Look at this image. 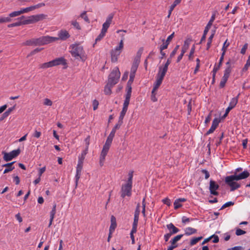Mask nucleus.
I'll return each instance as SVG.
<instances>
[{
	"label": "nucleus",
	"instance_id": "obj_24",
	"mask_svg": "<svg viewBox=\"0 0 250 250\" xmlns=\"http://www.w3.org/2000/svg\"><path fill=\"white\" fill-rule=\"evenodd\" d=\"M117 226L116 218L112 215L111 217V225L109 228V231L114 232Z\"/></svg>",
	"mask_w": 250,
	"mask_h": 250
},
{
	"label": "nucleus",
	"instance_id": "obj_13",
	"mask_svg": "<svg viewBox=\"0 0 250 250\" xmlns=\"http://www.w3.org/2000/svg\"><path fill=\"white\" fill-rule=\"evenodd\" d=\"M44 3H39L35 5H33V6H31L28 7H26L25 8H23V9H21L20 11H21V14L27 13L29 11L34 10L35 9L39 8H40L42 6H44Z\"/></svg>",
	"mask_w": 250,
	"mask_h": 250
},
{
	"label": "nucleus",
	"instance_id": "obj_23",
	"mask_svg": "<svg viewBox=\"0 0 250 250\" xmlns=\"http://www.w3.org/2000/svg\"><path fill=\"white\" fill-rule=\"evenodd\" d=\"M115 132H114V131H111L110 134L108 136L106 142L104 144V145H106L108 146H110V145L112 143L113 139L115 136Z\"/></svg>",
	"mask_w": 250,
	"mask_h": 250
},
{
	"label": "nucleus",
	"instance_id": "obj_14",
	"mask_svg": "<svg viewBox=\"0 0 250 250\" xmlns=\"http://www.w3.org/2000/svg\"><path fill=\"white\" fill-rule=\"evenodd\" d=\"M53 66H57L59 65H65L67 64L66 60L62 57L58 58L51 61Z\"/></svg>",
	"mask_w": 250,
	"mask_h": 250
},
{
	"label": "nucleus",
	"instance_id": "obj_42",
	"mask_svg": "<svg viewBox=\"0 0 250 250\" xmlns=\"http://www.w3.org/2000/svg\"><path fill=\"white\" fill-rule=\"evenodd\" d=\"M127 109L123 108L122 111L120 113V115L119 118V120L123 121V119L126 114Z\"/></svg>",
	"mask_w": 250,
	"mask_h": 250
},
{
	"label": "nucleus",
	"instance_id": "obj_5",
	"mask_svg": "<svg viewBox=\"0 0 250 250\" xmlns=\"http://www.w3.org/2000/svg\"><path fill=\"white\" fill-rule=\"evenodd\" d=\"M21 153V150L18 148L16 150H12L9 153H7L4 151L2 152V154L4 155L3 159L6 162L12 160L13 158L17 157Z\"/></svg>",
	"mask_w": 250,
	"mask_h": 250
},
{
	"label": "nucleus",
	"instance_id": "obj_58",
	"mask_svg": "<svg viewBox=\"0 0 250 250\" xmlns=\"http://www.w3.org/2000/svg\"><path fill=\"white\" fill-rule=\"evenodd\" d=\"M90 136L89 135H88L84 140V142H85V145H86L85 149H88V147H89V145L90 144Z\"/></svg>",
	"mask_w": 250,
	"mask_h": 250
},
{
	"label": "nucleus",
	"instance_id": "obj_38",
	"mask_svg": "<svg viewBox=\"0 0 250 250\" xmlns=\"http://www.w3.org/2000/svg\"><path fill=\"white\" fill-rule=\"evenodd\" d=\"M139 64L133 63L130 70V74L135 75L136 72L138 69Z\"/></svg>",
	"mask_w": 250,
	"mask_h": 250
},
{
	"label": "nucleus",
	"instance_id": "obj_43",
	"mask_svg": "<svg viewBox=\"0 0 250 250\" xmlns=\"http://www.w3.org/2000/svg\"><path fill=\"white\" fill-rule=\"evenodd\" d=\"M250 66V54L248 57V59L244 67L242 69V71L245 72L247 71L249 67Z\"/></svg>",
	"mask_w": 250,
	"mask_h": 250
},
{
	"label": "nucleus",
	"instance_id": "obj_28",
	"mask_svg": "<svg viewBox=\"0 0 250 250\" xmlns=\"http://www.w3.org/2000/svg\"><path fill=\"white\" fill-rule=\"evenodd\" d=\"M197 229L191 227L187 228L185 230V234L186 235H190L197 232Z\"/></svg>",
	"mask_w": 250,
	"mask_h": 250
},
{
	"label": "nucleus",
	"instance_id": "obj_33",
	"mask_svg": "<svg viewBox=\"0 0 250 250\" xmlns=\"http://www.w3.org/2000/svg\"><path fill=\"white\" fill-rule=\"evenodd\" d=\"M163 80L157 78L156 82L153 88V91H156L162 83Z\"/></svg>",
	"mask_w": 250,
	"mask_h": 250
},
{
	"label": "nucleus",
	"instance_id": "obj_46",
	"mask_svg": "<svg viewBox=\"0 0 250 250\" xmlns=\"http://www.w3.org/2000/svg\"><path fill=\"white\" fill-rule=\"evenodd\" d=\"M88 152V149H85L84 150L82 153L81 155L79 158V161H81L82 162H83V160L85 158V156L86 155Z\"/></svg>",
	"mask_w": 250,
	"mask_h": 250
},
{
	"label": "nucleus",
	"instance_id": "obj_11",
	"mask_svg": "<svg viewBox=\"0 0 250 250\" xmlns=\"http://www.w3.org/2000/svg\"><path fill=\"white\" fill-rule=\"evenodd\" d=\"M83 162L81 161H78V163L77 167V169H76V174L75 176V179H76V187H77L78 183V181L80 178L81 175V172L83 168Z\"/></svg>",
	"mask_w": 250,
	"mask_h": 250
},
{
	"label": "nucleus",
	"instance_id": "obj_2",
	"mask_svg": "<svg viewBox=\"0 0 250 250\" xmlns=\"http://www.w3.org/2000/svg\"><path fill=\"white\" fill-rule=\"evenodd\" d=\"M120 75L119 68L117 67L114 68L108 76L107 83L111 85H115L118 83Z\"/></svg>",
	"mask_w": 250,
	"mask_h": 250
},
{
	"label": "nucleus",
	"instance_id": "obj_51",
	"mask_svg": "<svg viewBox=\"0 0 250 250\" xmlns=\"http://www.w3.org/2000/svg\"><path fill=\"white\" fill-rule=\"evenodd\" d=\"M22 24V21H19L18 22H16L15 23H13L8 24V27L10 28V27H15V26H20Z\"/></svg>",
	"mask_w": 250,
	"mask_h": 250
},
{
	"label": "nucleus",
	"instance_id": "obj_29",
	"mask_svg": "<svg viewBox=\"0 0 250 250\" xmlns=\"http://www.w3.org/2000/svg\"><path fill=\"white\" fill-rule=\"evenodd\" d=\"M114 85H111L108 83L105 85L104 89V93L106 95H110L112 93L111 88Z\"/></svg>",
	"mask_w": 250,
	"mask_h": 250
},
{
	"label": "nucleus",
	"instance_id": "obj_50",
	"mask_svg": "<svg viewBox=\"0 0 250 250\" xmlns=\"http://www.w3.org/2000/svg\"><path fill=\"white\" fill-rule=\"evenodd\" d=\"M245 233H246V231H245L239 228H237L236 229L235 234L237 236L243 235V234H245Z\"/></svg>",
	"mask_w": 250,
	"mask_h": 250
},
{
	"label": "nucleus",
	"instance_id": "obj_45",
	"mask_svg": "<svg viewBox=\"0 0 250 250\" xmlns=\"http://www.w3.org/2000/svg\"><path fill=\"white\" fill-rule=\"evenodd\" d=\"M131 92H132L131 85L127 84V85H126V94L125 96L131 97Z\"/></svg>",
	"mask_w": 250,
	"mask_h": 250
},
{
	"label": "nucleus",
	"instance_id": "obj_1",
	"mask_svg": "<svg viewBox=\"0 0 250 250\" xmlns=\"http://www.w3.org/2000/svg\"><path fill=\"white\" fill-rule=\"evenodd\" d=\"M58 40L57 37L48 36H42L39 38H32L22 43V45H44Z\"/></svg>",
	"mask_w": 250,
	"mask_h": 250
},
{
	"label": "nucleus",
	"instance_id": "obj_19",
	"mask_svg": "<svg viewBox=\"0 0 250 250\" xmlns=\"http://www.w3.org/2000/svg\"><path fill=\"white\" fill-rule=\"evenodd\" d=\"M167 228L168 229L170 230L169 232L171 235L177 233L179 231V229L177 228L172 223H170L167 225Z\"/></svg>",
	"mask_w": 250,
	"mask_h": 250
},
{
	"label": "nucleus",
	"instance_id": "obj_48",
	"mask_svg": "<svg viewBox=\"0 0 250 250\" xmlns=\"http://www.w3.org/2000/svg\"><path fill=\"white\" fill-rule=\"evenodd\" d=\"M123 123V121L119 120L118 123L112 128V131H114V132H116V130L120 128Z\"/></svg>",
	"mask_w": 250,
	"mask_h": 250
},
{
	"label": "nucleus",
	"instance_id": "obj_6",
	"mask_svg": "<svg viewBox=\"0 0 250 250\" xmlns=\"http://www.w3.org/2000/svg\"><path fill=\"white\" fill-rule=\"evenodd\" d=\"M231 69L230 67L229 66L227 67L225 71H224V76L221 79V80L220 83L219 87L220 88H223L226 84V82L228 81V78L229 77L230 73H231Z\"/></svg>",
	"mask_w": 250,
	"mask_h": 250
},
{
	"label": "nucleus",
	"instance_id": "obj_8",
	"mask_svg": "<svg viewBox=\"0 0 250 250\" xmlns=\"http://www.w3.org/2000/svg\"><path fill=\"white\" fill-rule=\"evenodd\" d=\"M131 189L132 187L126 185L125 184L123 185L121 188V197L125 198V196H130L131 195Z\"/></svg>",
	"mask_w": 250,
	"mask_h": 250
},
{
	"label": "nucleus",
	"instance_id": "obj_21",
	"mask_svg": "<svg viewBox=\"0 0 250 250\" xmlns=\"http://www.w3.org/2000/svg\"><path fill=\"white\" fill-rule=\"evenodd\" d=\"M174 32H173L172 34H171L170 36H169L167 37V38L165 42H165L164 39H163L162 40L163 43L161 46H162L163 48H167V46H168V44H169V42H170V41L172 40V39L174 37Z\"/></svg>",
	"mask_w": 250,
	"mask_h": 250
},
{
	"label": "nucleus",
	"instance_id": "obj_17",
	"mask_svg": "<svg viewBox=\"0 0 250 250\" xmlns=\"http://www.w3.org/2000/svg\"><path fill=\"white\" fill-rule=\"evenodd\" d=\"M59 39L64 41L69 38L70 35L69 33L66 30H61L58 34Z\"/></svg>",
	"mask_w": 250,
	"mask_h": 250
},
{
	"label": "nucleus",
	"instance_id": "obj_60",
	"mask_svg": "<svg viewBox=\"0 0 250 250\" xmlns=\"http://www.w3.org/2000/svg\"><path fill=\"white\" fill-rule=\"evenodd\" d=\"M135 76V75L130 74L129 79L128 81L127 82V84H128V85L132 84V83L134 81Z\"/></svg>",
	"mask_w": 250,
	"mask_h": 250
},
{
	"label": "nucleus",
	"instance_id": "obj_35",
	"mask_svg": "<svg viewBox=\"0 0 250 250\" xmlns=\"http://www.w3.org/2000/svg\"><path fill=\"white\" fill-rule=\"evenodd\" d=\"M222 51H223L222 54H221V56L220 58V60H219V67L220 68L221 66L222 65V62L223 61V60H224V55L225 54V53L226 52V48L225 49V47L224 46H223L222 48Z\"/></svg>",
	"mask_w": 250,
	"mask_h": 250
},
{
	"label": "nucleus",
	"instance_id": "obj_54",
	"mask_svg": "<svg viewBox=\"0 0 250 250\" xmlns=\"http://www.w3.org/2000/svg\"><path fill=\"white\" fill-rule=\"evenodd\" d=\"M86 11H84L83 12L81 15H80V17L83 19V20L87 22H89V19L88 18L87 16L86 15Z\"/></svg>",
	"mask_w": 250,
	"mask_h": 250
},
{
	"label": "nucleus",
	"instance_id": "obj_62",
	"mask_svg": "<svg viewBox=\"0 0 250 250\" xmlns=\"http://www.w3.org/2000/svg\"><path fill=\"white\" fill-rule=\"evenodd\" d=\"M155 91H153V89H152V92H151V100L154 102H156L157 101V99L156 98V97L155 96V95H156Z\"/></svg>",
	"mask_w": 250,
	"mask_h": 250
},
{
	"label": "nucleus",
	"instance_id": "obj_20",
	"mask_svg": "<svg viewBox=\"0 0 250 250\" xmlns=\"http://www.w3.org/2000/svg\"><path fill=\"white\" fill-rule=\"evenodd\" d=\"M15 163V162H12L9 163H6L5 164H4L2 166V167H6L7 168H5L3 171V173H7L12 170H13L15 167H13L12 165Z\"/></svg>",
	"mask_w": 250,
	"mask_h": 250
},
{
	"label": "nucleus",
	"instance_id": "obj_27",
	"mask_svg": "<svg viewBox=\"0 0 250 250\" xmlns=\"http://www.w3.org/2000/svg\"><path fill=\"white\" fill-rule=\"evenodd\" d=\"M191 41V39H188L184 42V44L182 48L181 52L185 53L186 52L187 50L189 47V44Z\"/></svg>",
	"mask_w": 250,
	"mask_h": 250
},
{
	"label": "nucleus",
	"instance_id": "obj_61",
	"mask_svg": "<svg viewBox=\"0 0 250 250\" xmlns=\"http://www.w3.org/2000/svg\"><path fill=\"white\" fill-rule=\"evenodd\" d=\"M71 24L76 29L78 30L81 29V26L77 21H72Z\"/></svg>",
	"mask_w": 250,
	"mask_h": 250
},
{
	"label": "nucleus",
	"instance_id": "obj_4",
	"mask_svg": "<svg viewBox=\"0 0 250 250\" xmlns=\"http://www.w3.org/2000/svg\"><path fill=\"white\" fill-rule=\"evenodd\" d=\"M232 175L227 176L225 178V183L230 188V191H234L240 187V185L237 182L236 179Z\"/></svg>",
	"mask_w": 250,
	"mask_h": 250
},
{
	"label": "nucleus",
	"instance_id": "obj_34",
	"mask_svg": "<svg viewBox=\"0 0 250 250\" xmlns=\"http://www.w3.org/2000/svg\"><path fill=\"white\" fill-rule=\"evenodd\" d=\"M52 66L53 65L51 61H50L47 62H45L39 65L40 68L42 69H45Z\"/></svg>",
	"mask_w": 250,
	"mask_h": 250
},
{
	"label": "nucleus",
	"instance_id": "obj_59",
	"mask_svg": "<svg viewBox=\"0 0 250 250\" xmlns=\"http://www.w3.org/2000/svg\"><path fill=\"white\" fill-rule=\"evenodd\" d=\"M43 104L45 105L51 106L52 105V102L48 98H45L44 100Z\"/></svg>",
	"mask_w": 250,
	"mask_h": 250
},
{
	"label": "nucleus",
	"instance_id": "obj_52",
	"mask_svg": "<svg viewBox=\"0 0 250 250\" xmlns=\"http://www.w3.org/2000/svg\"><path fill=\"white\" fill-rule=\"evenodd\" d=\"M42 49H43V48H36V49H35L34 50L32 51L28 56L34 55V54L40 52Z\"/></svg>",
	"mask_w": 250,
	"mask_h": 250
},
{
	"label": "nucleus",
	"instance_id": "obj_7",
	"mask_svg": "<svg viewBox=\"0 0 250 250\" xmlns=\"http://www.w3.org/2000/svg\"><path fill=\"white\" fill-rule=\"evenodd\" d=\"M71 53L76 59L81 58V55L83 54V47L77 45H75L72 47Z\"/></svg>",
	"mask_w": 250,
	"mask_h": 250
},
{
	"label": "nucleus",
	"instance_id": "obj_63",
	"mask_svg": "<svg viewBox=\"0 0 250 250\" xmlns=\"http://www.w3.org/2000/svg\"><path fill=\"white\" fill-rule=\"evenodd\" d=\"M248 44L247 43L244 45L243 47H242V48L241 49V51H240V52L242 54H245L246 53V51L248 48Z\"/></svg>",
	"mask_w": 250,
	"mask_h": 250
},
{
	"label": "nucleus",
	"instance_id": "obj_31",
	"mask_svg": "<svg viewBox=\"0 0 250 250\" xmlns=\"http://www.w3.org/2000/svg\"><path fill=\"white\" fill-rule=\"evenodd\" d=\"M106 33V32L104 31L103 30H101L100 34L98 35V36L95 39V42L94 43L93 46H95V44L98 42L101 41L104 38V37L105 36Z\"/></svg>",
	"mask_w": 250,
	"mask_h": 250
},
{
	"label": "nucleus",
	"instance_id": "obj_18",
	"mask_svg": "<svg viewBox=\"0 0 250 250\" xmlns=\"http://www.w3.org/2000/svg\"><path fill=\"white\" fill-rule=\"evenodd\" d=\"M167 71V69L162 67L160 66L159 68V71L157 75V78L161 79L163 80L164 77Z\"/></svg>",
	"mask_w": 250,
	"mask_h": 250
},
{
	"label": "nucleus",
	"instance_id": "obj_47",
	"mask_svg": "<svg viewBox=\"0 0 250 250\" xmlns=\"http://www.w3.org/2000/svg\"><path fill=\"white\" fill-rule=\"evenodd\" d=\"M130 97L125 96V99L123 107L126 109H127L128 106L129 104Z\"/></svg>",
	"mask_w": 250,
	"mask_h": 250
},
{
	"label": "nucleus",
	"instance_id": "obj_57",
	"mask_svg": "<svg viewBox=\"0 0 250 250\" xmlns=\"http://www.w3.org/2000/svg\"><path fill=\"white\" fill-rule=\"evenodd\" d=\"M193 219L191 218V219H190L189 218H187V217L186 216H183L182 218V222L183 224H186L187 223H188L189 222V221H192L193 220Z\"/></svg>",
	"mask_w": 250,
	"mask_h": 250
},
{
	"label": "nucleus",
	"instance_id": "obj_15",
	"mask_svg": "<svg viewBox=\"0 0 250 250\" xmlns=\"http://www.w3.org/2000/svg\"><path fill=\"white\" fill-rule=\"evenodd\" d=\"M233 176L236 179V181L248 178L250 176V173L247 170H245L239 174H236V172L234 173Z\"/></svg>",
	"mask_w": 250,
	"mask_h": 250
},
{
	"label": "nucleus",
	"instance_id": "obj_40",
	"mask_svg": "<svg viewBox=\"0 0 250 250\" xmlns=\"http://www.w3.org/2000/svg\"><path fill=\"white\" fill-rule=\"evenodd\" d=\"M56 214V211L54 210H51L50 213V221H49V224L48 225V227H50L52 224V222L53 221V219L54 218L55 215Z\"/></svg>",
	"mask_w": 250,
	"mask_h": 250
},
{
	"label": "nucleus",
	"instance_id": "obj_25",
	"mask_svg": "<svg viewBox=\"0 0 250 250\" xmlns=\"http://www.w3.org/2000/svg\"><path fill=\"white\" fill-rule=\"evenodd\" d=\"M15 108V105L13 106L12 107H10L8 109V110L5 111L0 118V122L3 121L5 118L8 117L10 113L13 111Z\"/></svg>",
	"mask_w": 250,
	"mask_h": 250
},
{
	"label": "nucleus",
	"instance_id": "obj_44",
	"mask_svg": "<svg viewBox=\"0 0 250 250\" xmlns=\"http://www.w3.org/2000/svg\"><path fill=\"white\" fill-rule=\"evenodd\" d=\"M132 178H133V172L129 173V177L128 178L127 182L125 185L131 186L132 184Z\"/></svg>",
	"mask_w": 250,
	"mask_h": 250
},
{
	"label": "nucleus",
	"instance_id": "obj_36",
	"mask_svg": "<svg viewBox=\"0 0 250 250\" xmlns=\"http://www.w3.org/2000/svg\"><path fill=\"white\" fill-rule=\"evenodd\" d=\"M202 238V236L193 238L190 240V245L191 246L195 245L198 241L201 240Z\"/></svg>",
	"mask_w": 250,
	"mask_h": 250
},
{
	"label": "nucleus",
	"instance_id": "obj_16",
	"mask_svg": "<svg viewBox=\"0 0 250 250\" xmlns=\"http://www.w3.org/2000/svg\"><path fill=\"white\" fill-rule=\"evenodd\" d=\"M239 96V94L236 97L233 98L229 103V106L226 109L227 112H229L230 110L233 108L238 103V98Z\"/></svg>",
	"mask_w": 250,
	"mask_h": 250
},
{
	"label": "nucleus",
	"instance_id": "obj_56",
	"mask_svg": "<svg viewBox=\"0 0 250 250\" xmlns=\"http://www.w3.org/2000/svg\"><path fill=\"white\" fill-rule=\"evenodd\" d=\"M140 204L138 203L136 208V209H135V212H134V216H139V214H140Z\"/></svg>",
	"mask_w": 250,
	"mask_h": 250
},
{
	"label": "nucleus",
	"instance_id": "obj_64",
	"mask_svg": "<svg viewBox=\"0 0 250 250\" xmlns=\"http://www.w3.org/2000/svg\"><path fill=\"white\" fill-rule=\"evenodd\" d=\"M243 248L241 246H236L233 248H229L227 250H242Z\"/></svg>",
	"mask_w": 250,
	"mask_h": 250
},
{
	"label": "nucleus",
	"instance_id": "obj_55",
	"mask_svg": "<svg viewBox=\"0 0 250 250\" xmlns=\"http://www.w3.org/2000/svg\"><path fill=\"white\" fill-rule=\"evenodd\" d=\"M179 47V45H177L175 46V47L174 48L173 50L172 51V52L170 54L169 56L170 57V58H172L174 56V55L176 54Z\"/></svg>",
	"mask_w": 250,
	"mask_h": 250
},
{
	"label": "nucleus",
	"instance_id": "obj_22",
	"mask_svg": "<svg viewBox=\"0 0 250 250\" xmlns=\"http://www.w3.org/2000/svg\"><path fill=\"white\" fill-rule=\"evenodd\" d=\"M46 17L47 15L43 14L32 16V18L33 19L34 23L43 20V19H46Z\"/></svg>",
	"mask_w": 250,
	"mask_h": 250
},
{
	"label": "nucleus",
	"instance_id": "obj_32",
	"mask_svg": "<svg viewBox=\"0 0 250 250\" xmlns=\"http://www.w3.org/2000/svg\"><path fill=\"white\" fill-rule=\"evenodd\" d=\"M183 236V234H179L175 237H174L171 241L170 243L171 245L176 246L175 244L177 241L181 239V238Z\"/></svg>",
	"mask_w": 250,
	"mask_h": 250
},
{
	"label": "nucleus",
	"instance_id": "obj_41",
	"mask_svg": "<svg viewBox=\"0 0 250 250\" xmlns=\"http://www.w3.org/2000/svg\"><path fill=\"white\" fill-rule=\"evenodd\" d=\"M220 69L219 66H215L212 71V83L215 82V75L217 71Z\"/></svg>",
	"mask_w": 250,
	"mask_h": 250
},
{
	"label": "nucleus",
	"instance_id": "obj_12",
	"mask_svg": "<svg viewBox=\"0 0 250 250\" xmlns=\"http://www.w3.org/2000/svg\"><path fill=\"white\" fill-rule=\"evenodd\" d=\"M113 18V15L112 14H111L108 15L107 18L105 22H104V24H103L102 30H104V31L107 32L108 28H109L110 24L112 22Z\"/></svg>",
	"mask_w": 250,
	"mask_h": 250
},
{
	"label": "nucleus",
	"instance_id": "obj_10",
	"mask_svg": "<svg viewBox=\"0 0 250 250\" xmlns=\"http://www.w3.org/2000/svg\"><path fill=\"white\" fill-rule=\"evenodd\" d=\"M219 188V185L213 180H210L209 182V191L211 194L214 195H218V192L216 191Z\"/></svg>",
	"mask_w": 250,
	"mask_h": 250
},
{
	"label": "nucleus",
	"instance_id": "obj_26",
	"mask_svg": "<svg viewBox=\"0 0 250 250\" xmlns=\"http://www.w3.org/2000/svg\"><path fill=\"white\" fill-rule=\"evenodd\" d=\"M215 15L213 14L211 17V19H210L209 21H208V23L205 27V30L204 31H205V33H208L209 29L210 28L211 25H212V23L213 21L215 20Z\"/></svg>",
	"mask_w": 250,
	"mask_h": 250
},
{
	"label": "nucleus",
	"instance_id": "obj_30",
	"mask_svg": "<svg viewBox=\"0 0 250 250\" xmlns=\"http://www.w3.org/2000/svg\"><path fill=\"white\" fill-rule=\"evenodd\" d=\"M220 122V119L217 118L214 119L212 123L211 128L213 130H215L217 127L218 126L219 123Z\"/></svg>",
	"mask_w": 250,
	"mask_h": 250
},
{
	"label": "nucleus",
	"instance_id": "obj_3",
	"mask_svg": "<svg viewBox=\"0 0 250 250\" xmlns=\"http://www.w3.org/2000/svg\"><path fill=\"white\" fill-rule=\"evenodd\" d=\"M123 40L124 38L121 40L119 46L116 47L115 49H112L111 51V60L112 62H116L118 61V57L124 47Z\"/></svg>",
	"mask_w": 250,
	"mask_h": 250
},
{
	"label": "nucleus",
	"instance_id": "obj_39",
	"mask_svg": "<svg viewBox=\"0 0 250 250\" xmlns=\"http://www.w3.org/2000/svg\"><path fill=\"white\" fill-rule=\"evenodd\" d=\"M213 37L214 33H212L208 40V42L207 44V50H208L209 48L210 47L212 39L213 38Z\"/></svg>",
	"mask_w": 250,
	"mask_h": 250
},
{
	"label": "nucleus",
	"instance_id": "obj_53",
	"mask_svg": "<svg viewBox=\"0 0 250 250\" xmlns=\"http://www.w3.org/2000/svg\"><path fill=\"white\" fill-rule=\"evenodd\" d=\"M21 14V11H14V12H13L12 13H11L10 14H9V17H11V18H13V17H16V16H18L19 15H20Z\"/></svg>",
	"mask_w": 250,
	"mask_h": 250
},
{
	"label": "nucleus",
	"instance_id": "obj_37",
	"mask_svg": "<svg viewBox=\"0 0 250 250\" xmlns=\"http://www.w3.org/2000/svg\"><path fill=\"white\" fill-rule=\"evenodd\" d=\"M22 24H29L34 23L33 19L32 18V16L28 17V19L22 21Z\"/></svg>",
	"mask_w": 250,
	"mask_h": 250
},
{
	"label": "nucleus",
	"instance_id": "obj_49",
	"mask_svg": "<svg viewBox=\"0 0 250 250\" xmlns=\"http://www.w3.org/2000/svg\"><path fill=\"white\" fill-rule=\"evenodd\" d=\"M234 202H231V201L227 202L222 206V207L221 208L220 210L226 208L230 207V206H233L234 205Z\"/></svg>",
	"mask_w": 250,
	"mask_h": 250
},
{
	"label": "nucleus",
	"instance_id": "obj_9",
	"mask_svg": "<svg viewBox=\"0 0 250 250\" xmlns=\"http://www.w3.org/2000/svg\"><path fill=\"white\" fill-rule=\"evenodd\" d=\"M110 146L106 145H104L103 149L101 151L100 157V165L101 166H103L104 165L105 158L107 154V152L109 149Z\"/></svg>",
	"mask_w": 250,
	"mask_h": 250
}]
</instances>
